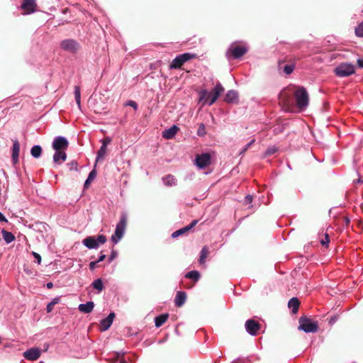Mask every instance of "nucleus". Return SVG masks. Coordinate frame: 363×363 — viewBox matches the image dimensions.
I'll list each match as a JSON object with an SVG mask.
<instances>
[{"instance_id": "1", "label": "nucleus", "mask_w": 363, "mask_h": 363, "mask_svg": "<svg viewBox=\"0 0 363 363\" xmlns=\"http://www.w3.org/2000/svg\"><path fill=\"white\" fill-rule=\"evenodd\" d=\"M224 91V88L220 82L216 83L211 91H208L206 89H201L199 91V102L202 106L205 105H213L218 98Z\"/></svg>"}, {"instance_id": "2", "label": "nucleus", "mask_w": 363, "mask_h": 363, "mask_svg": "<svg viewBox=\"0 0 363 363\" xmlns=\"http://www.w3.org/2000/svg\"><path fill=\"white\" fill-rule=\"evenodd\" d=\"M127 225V215L125 213H122L119 222L117 223L114 234L111 236V241L114 244H117L123 237Z\"/></svg>"}, {"instance_id": "3", "label": "nucleus", "mask_w": 363, "mask_h": 363, "mask_svg": "<svg viewBox=\"0 0 363 363\" xmlns=\"http://www.w3.org/2000/svg\"><path fill=\"white\" fill-rule=\"evenodd\" d=\"M248 51V47L245 45H238L233 43L230 45L226 52V57L228 60L238 59L242 57Z\"/></svg>"}, {"instance_id": "4", "label": "nucleus", "mask_w": 363, "mask_h": 363, "mask_svg": "<svg viewBox=\"0 0 363 363\" xmlns=\"http://www.w3.org/2000/svg\"><path fill=\"white\" fill-rule=\"evenodd\" d=\"M296 105L301 110H304L308 106V94L303 86H299L294 92Z\"/></svg>"}, {"instance_id": "5", "label": "nucleus", "mask_w": 363, "mask_h": 363, "mask_svg": "<svg viewBox=\"0 0 363 363\" xmlns=\"http://www.w3.org/2000/svg\"><path fill=\"white\" fill-rule=\"evenodd\" d=\"M298 329L304 331L306 333H316L318 330V323L309 318H307L306 316L301 317L298 320Z\"/></svg>"}, {"instance_id": "6", "label": "nucleus", "mask_w": 363, "mask_h": 363, "mask_svg": "<svg viewBox=\"0 0 363 363\" xmlns=\"http://www.w3.org/2000/svg\"><path fill=\"white\" fill-rule=\"evenodd\" d=\"M354 72V65L347 62L340 63L334 69V73L339 77H347L353 74Z\"/></svg>"}, {"instance_id": "7", "label": "nucleus", "mask_w": 363, "mask_h": 363, "mask_svg": "<svg viewBox=\"0 0 363 363\" xmlns=\"http://www.w3.org/2000/svg\"><path fill=\"white\" fill-rule=\"evenodd\" d=\"M107 239L104 235H99L96 237L89 236L83 240V245L88 249H97L100 245L106 242Z\"/></svg>"}, {"instance_id": "8", "label": "nucleus", "mask_w": 363, "mask_h": 363, "mask_svg": "<svg viewBox=\"0 0 363 363\" xmlns=\"http://www.w3.org/2000/svg\"><path fill=\"white\" fill-rule=\"evenodd\" d=\"M60 47L67 52L74 54L79 50L80 45L74 39H65L61 41Z\"/></svg>"}, {"instance_id": "9", "label": "nucleus", "mask_w": 363, "mask_h": 363, "mask_svg": "<svg viewBox=\"0 0 363 363\" xmlns=\"http://www.w3.org/2000/svg\"><path fill=\"white\" fill-rule=\"evenodd\" d=\"M211 163V155L209 152L198 154L195 158V164L199 169H204Z\"/></svg>"}, {"instance_id": "10", "label": "nucleus", "mask_w": 363, "mask_h": 363, "mask_svg": "<svg viewBox=\"0 0 363 363\" xmlns=\"http://www.w3.org/2000/svg\"><path fill=\"white\" fill-rule=\"evenodd\" d=\"M246 331L252 336L258 334V331L261 328V325L253 319H248L245 324Z\"/></svg>"}, {"instance_id": "11", "label": "nucleus", "mask_w": 363, "mask_h": 363, "mask_svg": "<svg viewBox=\"0 0 363 363\" xmlns=\"http://www.w3.org/2000/svg\"><path fill=\"white\" fill-rule=\"evenodd\" d=\"M69 146V142L63 136H57L54 138L52 147L55 150H65Z\"/></svg>"}, {"instance_id": "12", "label": "nucleus", "mask_w": 363, "mask_h": 363, "mask_svg": "<svg viewBox=\"0 0 363 363\" xmlns=\"http://www.w3.org/2000/svg\"><path fill=\"white\" fill-rule=\"evenodd\" d=\"M41 354L40 350L37 347H32L23 352V357L30 361L37 360Z\"/></svg>"}, {"instance_id": "13", "label": "nucleus", "mask_w": 363, "mask_h": 363, "mask_svg": "<svg viewBox=\"0 0 363 363\" xmlns=\"http://www.w3.org/2000/svg\"><path fill=\"white\" fill-rule=\"evenodd\" d=\"M35 0H23L21 4V9L24 11L25 14H30L35 11Z\"/></svg>"}, {"instance_id": "14", "label": "nucleus", "mask_w": 363, "mask_h": 363, "mask_svg": "<svg viewBox=\"0 0 363 363\" xmlns=\"http://www.w3.org/2000/svg\"><path fill=\"white\" fill-rule=\"evenodd\" d=\"M115 318V313L111 312L109 315L106 318L102 319L100 321V329L101 331L107 330L113 323V319Z\"/></svg>"}, {"instance_id": "15", "label": "nucleus", "mask_w": 363, "mask_h": 363, "mask_svg": "<svg viewBox=\"0 0 363 363\" xmlns=\"http://www.w3.org/2000/svg\"><path fill=\"white\" fill-rule=\"evenodd\" d=\"M224 101L228 104H238V92L234 89L228 91L225 96Z\"/></svg>"}, {"instance_id": "16", "label": "nucleus", "mask_w": 363, "mask_h": 363, "mask_svg": "<svg viewBox=\"0 0 363 363\" xmlns=\"http://www.w3.org/2000/svg\"><path fill=\"white\" fill-rule=\"evenodd\" d=\"M179 130V128L177 125H174L162 132V137L167 140L172 139Z\"/></svg>"}, {"instance_id": "17", "label": "nucleus", "mask_w": 363, "mask_h": 363, "mask_svg": "<svg viewBox=\"0 0 363 363\" xmlns=\"http://www.w3.org/2000/svg\"><path fill=\"white\" fill-rule=\"evenodd\" d=\"M19 151H20V144L17 140L13 141V147H12V160L14 164H16L18 162L19 157Z\"/></svg>"}, {"instance_id": "18", "label": "nucleus", "mask_w": 363, "mask_h": 363, "mask_svg": "<svg viewBox=\"0 0 363 363\" xmlns=\"http://www.w3.org/2000/svg\"><path fill=\"white\" fill-rule=\"evenodd\" d=\"M67 159V154L65 150H55L53 155V161L55 163H61L65 162Z\"/></svg>"}, {"instance_id": "19", "label": "nucleus", "mask_w": 363, "mask_h": 363, "mask_svg": "<svg viewBox=\"0 0 363 363\" xmlns=\"http://www.w3.org/2000/svg\"><path fill=\"white\" fill-rule=\"evenodd\" d=\"M94 307L93 301H87L86 303H81L79 306V310L84 313H91Z\"/></svg>"}, {"instance_id": "20", "label": "nucleus", "mask_w": 363, "mask_h": 363, "mask_svg": "<svg viewBox=\"0 0 363 363\" xmlns=\"http://www.w3.org/2000/svg\"><path fill=\"white\" fill-rule=\"evenodd\" d=\"M300 302L296 297L291 298L288 302V307L291 309L294 314L296 313L298 310Z\"/></svg>"}, {"instance_id": "21", "label": "nucleus", "mask_w": 363, "mask_h": 363, "mask_svg": "<svg viewBox=\"0 0 363 363\" xmlns=\"http://www.w3.org/2000/svg\"><path fill=\"white\" fill-rule=\"evenodd\" d=\"M169 315L167 313L161 314L155 318V325L157 328L161 327L167 320Z\"/></svg>"}, {"instance_id": "22", "label": "nucleus", "mask_w": 363, "mask_h": 363, "mask_svg": "<svg viewBox=\"0 0 363 363\" xmlns=\"http://www.w3.org/2000/svg\"><path fill=\"white\" fill-rule=\"evenodd\" d=\"M1 233H2V236H3L4 241L7 244L12 242L15 240V236L11 232H9L4 229H2Z\"/></svg>"}, {"instance_id": "23", "label": "nucleus", "mask_w": 363, "mask_h": 363, "mask_svg": "<svg viewBox=\"0 0 363 363\" xmlns=\"http://www.w3.org/2000/svg\"><path fill=\"white\" fill-rule=\"evenodd\" d=\"M209 254L208 248L207 246H204L201 252H200V257L199 259V262L200 264H203L206 262V259L208 257Z\"/></svg>"}, {"instance_id": "24", "label": "nucleus", "mask_w": 363, "mask_h": 363, "mask_svg": "<svg viewBox=\"0 0 363 363\" xmlns=\"http://www.w3.org/2000/svg\"><path fill=\"white\" fill-rule=\"evenodd\" d=\"M184 277H185V278L191 279L196 282V281H199V279H200L201 274H200L199 272L193 270V271L187 272Z\"/></svg>"}, {"instance_id": "25", "label": "nucleus", "mask_w": 363, "mask_h": 363, "mask_svg": "<svg viewBox=\"0 0 363 363\" xmlns=\"http://www.w3.org/2000/svg\"><path fill=\"white\" fill-rule=\"evenodd\" d=\"M182 67V54L178 55L169 65L170 69H177Z\"/></svg>"}, {"instance_id": "26", "label": "nucleus", "mask_w": 363, "mask_h": 363, "mask_svg": "<svg viewBox=\"0 0 363 363\" xmlns=\"http://www.w3.org/2000/svg\"><path fill=\"white\" fill-rule=\"evenodd\" d=\"M91 286H93L94 289L97 290V293L99 294L101 293L104 289V284L102 279L100 278L94 280L92 282Z\"/></svg>"}, {"instance_id": "27", "label": "nucleus", "mask_w": 363, "mask_h": 363, "mask_svg": "<svg viewBox=\"0 0 363 363\" xmlns=\"http://www.w3.org/2000/svg\"><path fill=\"white\" fill-rule=\"evenodd\" d=\"M30 154L35 158L40 157L42 154L41 147L38 145L33 146L30 150Z\"/></svg>"}, {"instance_id": "28", "label": "nucleus", "mask_w": 363, "mask_h": 363, "mask_svg": "<svg viewBox=\"0 0 363 363\" xmlns=\"http://www.w3.org/2000/svg\"><path fill=\"white\" fill-rule=\"evenodd\" d=\"M162 181L166 186H173L176 184V179L171 174L164 177Z\"/></svg>"}, {"instance_id": "29", "label": "nucleus", "mask_w": 363, "mask_h": 363, "mask_svg": "<svg viewBox=\"0 0 363 363\" xmlns=\"http://www.w3.org/2000/svg\"><path fill=\"white\" fill-rule=\"evenodd\" d=\"M106 153V143H102V145L101 146L100 149L97 152L96 162L99 161L100 160H102L104 157Z\"/></svg>"}, {"instance_id": "30", "label": "nucleus", "mask_w": 363, "mask_h": 363, "mask_svg": "<svg viewBox=\"0 0 363 363\" xmlns=\"http://www.w3.org/2000/svg\"><path fill=\"white\" fill-rule=\"evenodd\" d=\"M74 97L76 103L78 106V108L81 109V94H80V88L79 86H74Z\"/></svg>"}, {"instance_id": "31", "label": "nucleus", "mask_w": 363, "mask_h": 363, "mask_svg": "<svg viewBox=\"0 0 363 363\" xmlns=\"http://www.w3.org/2000/svg\"><path fill=\"white\" fill-rule=\"evenodd\" d=\"M96 171L94 169L92 171H91L88 175V177L87 179H86L85 182H84V187L85 188H87L89 185V184L96 178Z\"/></svg>"}, {"instance_id": "32", "label": "nucleus", "mask_w": 363, "mask_h": 363, "mask_svg": "<svg viewBox=\"0 0 363 363\" xmlns=\"http://www.w3.org/2000/svg\"><path fill=\"white\" fill-rule=\"evenodd\" d=\"M354 33L357 37L363 38V21L355 28Z\"/></svg>"}, {"instance_id": "33", "label": "nucleus", "mask_w": 363, "mask_h": 363, "mask_svg": "<svg viewBox=\"0 0 363 363\" xmlns=\"http://www.w3.org/2000/svg\"><path fill=\"white\" fill-rule=\"evenodd\" d=\"M197 57V55L194 53L185 52L183 53V64L190 60L191 59Z\"/></svg>"}, {"instance_id": "34", "label": "nucleus", "mask_w": 363, "mask_h": 363, "mask_svg": "<svg viewBox=\"0 0 363 363\" xmlns=\"http://www.w3.org/2000/svg\"><path fill=\"white\" fill-rule=\"evenodd\" d=\"M198 223V220H194L191 221V223L189 225H187L185 227H183V234L189 232L190 230H191Z\"/></svg>"}, {"instance_id": "35", "label": "nucleus", "mask_w": 363, "mask_h": 363, "mask_svg": "<svg viewBox=\"0 0 363 363\" xmlns=\"http://www.w3.org/2000/svg\"><path fill=\"white\" fill-rule=\"evenodd\" d=\"M278 150V148L275 146L269 147L264 153L265 156H271L274 155L275 152H277Z\"/></svg>"}, {"instance_id": "36", "label": "nucleus", "mask_w": 363, "mask_h": 363, "mask_svg": "<svg viewBox=\"0 0 363 363\" xmlns=\"http://www.w3.org/2000/svg\"><path fill=\"white\" fill-rule=\"evenodd\" d=\"M58 302V298H54L50 303H49L48 305H47V312L50 313L52 311L53 309V307Z\"/></svg>"}, {"instance_id": "37", "label": "nucleus", "mask_w": 363, "mask_h": 363, "mask_svg": "<svg viewBox=\"0 0 363 363\" xmlns=\"http://www.w3.org/2000/svg\"><path fill=\"white\" fill-rule=\"evenodd\" d=\"M294 69V65H285L284 67V72L286 74H290L293 72Z\"/></svg>"}, {"instance_id": "38", "label": "nucleus", "mask_w": 363, "mask_h": 363, "mask_svg": "<svg viewBox=\"0 0 363 363\" xmlns=\"http://www.w3.org/2000/svg\"><path fill=\"white\" fill-rule=\"evenodd\" d=\"M175 304L179 307L182 306V291H178L177 293Z\"/></svg>"}, {"instance_id": "39", "label": "nucleus", "mask_w": 363, "mask_h": 363, "mask_svg": "<svg viewBox=\"0 0 363 363\" xmlns=\"http://www.w3.org/2000/svg\"><path fill=\"white\" fill-rule=\"evenodd\" d=\"M255 142V139L251 140L247 144L245 145L242 150L240 151V155L244 154Z\"/></svg>"}, {"instance_id": "40", "label": "nucleus", "mask_w": 363, "mask_h": 363, "mask_svg": "<svg viewBox=\"0 0 363 363\" xmlns=\"http://www.w3.org/2000/svg\"><path fill=\"white\" fill-rule=\"evenodd\" d=\"M67 166L69 167V170H77L78 163L77 161L73 160L70 162L67 163Z\"/></svg>"}, {"instance_id": "41", "label": "nucleus", "mask_w": 363, "mask_h": 363, "mask_svg": "<svg viewBox=\"0 0 363 363\" xmlns=\"http://www.w3.org/2000/svg\"><path fill=\"white\" fill-rule=\"evenodd\" d=\"M125 106H131L133 107L135 110H137L138 109V104L135 101H132V100H129L127 101Z\"/></svg>"}, {"instance_id": "42", "label": "nucleus", "mask_w": 363, "mask_h": 363, "mask_svg": "<svg viewBox=\"0 0 363 363\" xmlns=\"http://www.w3.org/2000/svg\"><path fill=\"white\" fill-rule=\"evenodd\" d=\"M329 242H330L329 236L328 234H325V238L321 240L320 243L323 246L324 245L327 246Z\"/></svg>"}, {"instance_id": "43", "label": "nucleus", "mask_w": 363, "mask_h": 363, "mask_svg": "<svg viewBox=\"0 0 363 363\" xmlns=\"http://www.w3.org/2000/svg\"><path fill=\"white\" fill-rule=\"evenodd\" d=\"M205 134V126L203 124H201L198 129V135H203Z\"/></svg>"}, {"instance_id": "44", "label": "nucleus", "mask_w": 363, "mask_h": 363, "mask_svg": "<svg viewBox=\"0 0 363 363\" xmlns=\"http://www.w3.org/2000/svg\"><path fill=\"white\" fill-rule=\"evenodd\" d=\"M252 200H253V197L252 195H247L245 197V204H250L252 202Z\"/></svg>"}, {"instance_id": "45", "label": "nucleus", "mask_w": 363, "mask_h": 363, "mask_svg": "<svg viewBox=\"0 0 363 363\" xmlns=\"http://www.w3.org/2000/svg\"><path fill=\"white\" fill-rule=\"evenodd\" d=\"M182 235V228L180 229H178L177 230H176L175 232H174L172 234V238H177L179 236Z\"/></svg>"}, {"instance_id": "46", "label": "nucleus", "mask_w": 363, "mask_h": 363, "mask_svg": "<svg viewBox=\"0 0 363 363\" xmlns=\"http://www.w3.org/2000/svg\"><path fill=\"white\" fill-rule=\"evenodd\" d=\"M97 264H98L97 261L91 262L89 264V269L91 270H94L96 267Z\"/></svg>"}, {"instance_id": "47", "label": "nucleus", "mask_w": 363, "mask_h": 363, "mask_svg": "<svg viewBox=\"0 0 363 363\" xmlns=\"http://www.w3.org/2000/svg\"><path fill=\"white\" fill-rule=\"evenodd\" d=\"M33 255L34 256V257L38 260V263L40 264V261H41V257L39 254L36 253V252H33Z\"/></svg>"}, {"instance_id": "48", "label": "nucleus", "mask_w": 363, "mask_h": 363, "mask_svg": "<svg viewBox=\"0 0 363 363\" xmlns=\"http://www.w3.org/2000/svg\"><path fill=\"white\" fill-rule=\"evenodd\" d=\"M337 320V317L334 315V316H332L330 320H329V324L330 325H333L334 324Z\"/></svg>"}, {"instance_id": "49", "label": "nucleus", "mask_w": 363, "mask_h": 363, "mask_svg": "<svg viewBox=\"0 0 363 363\" xmlns=\"http://www.w3.org/2000/svg\"><path fill=\"white\" fill-rule=\"evenodd\" d=\"M0 221L4 223H8L7 218L4 216V215L0 212Z\"/></svg>"}, {"instance_id": "50", "label": "nucleus", "mask_w": 363, "mask_h": 363, "mask_svg": "<svg viewBox=\"0 0 363 363\" xmlns=\"http://www.w3.org/2000/svg\"><path fill=\"white\" fill-rule=\"evenodd\" d=\"M116 256V252L113 251L111 256L108 258V262H112L115 259Z\"/></svg>"}, {"instance_id": "51", "label": "nucleus", "mask_w": 363, "mask_h": 363, "mask_svg": "<svg viewBox=\"0 0 363 363\" xmlns=\"http://www.w3.org/2000/svg\"><path fill=\"white\" fill-rule=\"evenodd\" d=\"M105 258H106V255H105L101 254V255L99 256V259H98L96 261H97V262H98V263H99V262H100L104 261V260L105 259Z\"/></svg>"}, {"instance_id": "52", "label": "nucleus", "mask_w": 363, "mask_h": 363, "mask_svg": "<svg viewBox=\"0 0 363 363\" xmlns=\"http://www.w3.org/2000/svg\"><path fill=\"white\" fill-rule=\"evenodd\" d=\"M357 65L360 68H363V59H358Z\"/></svg>"}, {"instance_id": "53", "label": "nucleus", "mask_w": 363, "mask_h": 363, "mask_svg": "<svg viewBox=\"0 0 363 363\" xmlns=\"http://www.w3.org/2000/svg\"><path fill=\"white\" fill-rule=\"evenodd\" d=\"M111 142V139L107 138H106L102 143H106V145H107L109 143Z\"/></svg>"}, {"instance_id": "54", "label": "nucleus", "mask_w": 363, "mask_h": 363, "mask_svg": "<svg viewBox=\"0 0 363 363\" xmlns=\"http://www.w3.org/2000/svg\"><path fill=\"white\" fill-rule=\"evenodd\" d=\"M48 289H51L53 286V284L52 282H48L46 285Z\"/></svg>"}, {"instance_id": "55", "label": "nucleus", "mask_w": 363, "mask_h": 363, "mask_svg": "<svg viewBox=\"0 0 363 363\" xmlns=\"http://www.w3.org/2000/svg\"><path fill=\"white\" fill-rule=\"evenodd\" d=\"M186 292L183 291V304L186 301Z\"/></svg>"}, {"instance_id": "56", "label": "nucleus", "mask_w": 363, "mask_h": 363, "mask_svg": "<svg viewBox=\"0 0 363 363\" xmlns=\"http://www.w3.org/2000/svg\"><path fill=\"white\" fill-rule=\"evenodd\" d=\"M357 182V183H358V184H360V183H362V182H363V180H362L361 178H359V179L357 180V182Z\"/></svg>"}, {"instance_id": "57", "label": "nucleus", "mask_w": 363, "mask_h": 363, "mask_svg": "<svg viewBox=\"0 0 363 363\" xmlns=\"http://www.w3.org/2000/svg\"><path fill=\"white\" fill-rule=\"evenodd\" d=\"M1 241V239L0 238V242Z\"/></svg>"}]
</instances>
